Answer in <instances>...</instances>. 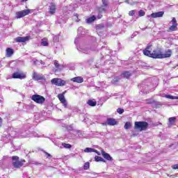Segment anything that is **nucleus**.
<instances>
[{"mask_svg":"<svg viewBox=\"0 0 178 178\" xmlns=\"http://www.w3.org/2000/svg\"><path fill=\"white\" fill-rule=\"evenodd\" d=\"M134 129L138 131H145L148 129V122L144 121L135 122Z\"/></svg>","mask_w":178,"mask_h":178,"instance_id":"nucleus-2","label":"nucleus"},{"mask_svg":"<svg viewBox=\"0 0 178 178\" xmlns=\"http://www.w3.org/2000/svg\"><path fill=\"white\" fill-rule=\"evenodd\" d=\"M32 79L36 81L42 80L44 79V76H42V74H40L36 72H33L32 75Z\"/></svg>","mask_w":178,"mask_h":178,"instance_id":"nucleus-11","label":"nucleus"},{"mask_svg":"<svg viewBox=\"0 0 178 178\" xmlns=\"http://www.w3.org/2000/svg\"><path fill=\"white\" fill-rule=\"evenodd\" d=\"M117 112L118 113H120V115H122V113H123V112H124V110L123 108H118Z\"/></svg>","mask_w":178,"mask_h":178,"instance_id":"nucleus-34","label":"nucleus"},{"mask_svg":"<svg viewBox=\"0 0 178 178\" xmlns=\"http://www.w3.org/2000/svg\"><path fill=\"white\" fill-rule=\"evenodd\" d=\"M84 52H85L86 54H88V51H85Z\"/></svg>","mask_w":178,"mask_h":178,"instance_id":"nucleus-48","label":"nucleus"},{"mask_svg":"<svg viewBox=\"0 0 178 178\" xmlns=\"http://www.w3.org/2000/svg\"><path fill=\"white\" fill-rule=\"evenodd\" d=\"M120 81V77L119 76H116L115 77L113 80H112V83L113 84H116L118 83V81Z\"/></svg>","mask_w":178,"mask_h":178,"instance_id":"nucleus-27","label":"nucleus"},{"mask_svg":"<svg viewBox=\"0 0 178 178\" xmlns=\"http://www.w3.org/2000/svg\"><path fill=\"white\" fill-rule=\"evenodd\" d=\"M172 169H178V164H175L172 166Z\"/></svg>","mask_w":178,"mask_h":178,"instance_id":"nucleus-41","label":"nucleus"},{"mask_svg":"<svg viewBox=\"0 0 178 178\" xmlns=\"http://www.w3.org/2000/svg\"><path fill=\"white\" fill-rule=\"evenodd\" d=\"M51 83L54 84V86H58V87H63V86L66 84V81L59 78H54L51 79Z\"/></svg>","mask_w":178,"mask_h":178,"instance_id":"nucleus-5","label":"nucleus"},{"mask_svg":"<svg viewBox=\"0 0 178 178\" xmlns=\"http://www.w3.org/2000/svg\"><path fill=\"white\" fill-rule=\"evenodd\" d=\"M149 48H151V46H147V48L143 50V54L146 56H150V58H152V54H151Z\"/></svg>","mask_w":178,"mask_h":178,"instance_id":"nucleus-14","label":"nucleus"},{"mask_svg":"<svg viewBox=\"0 0 178 178\" xmlns=\"http://www.w3.org/2000/svg\"><path fill=\"white\" fill-rule=\"evenodd\" d=\"M42 65H44V63H42Z\"/></svg>","mask_w":178,"mask_h":178,"instance_id":"nucleus-49","label":"nucleus"},{"mask_svg":"<svg viewBox=\"0 0 178 178\" xmlns=\"http://www.w3.org/2000/svg\"><path fill=\"white\" fill-rule=\"evenodd\" d=\"M105 11H106V10L104 7L99 8V13H103V12H105Z\"/></svg>","mask_w":178,"mask_h":178,"instance_id":"nucleus-37","label":"nucleus"},{"mask_svg":"<svg viewBox=\"0 0 178 178\" xmlns=\"http://www.w3.org/2000/svg\"><path fill=\"white\" fill-rule=\"evenodd\" d=\"M49 13L50 15H54V13L56 12V5L55 3H51L49 6Z\"/></svg>","mask_w":178,"mask_h":178,"instance_id":"nucleus-13","label":"nucleus"},{"mask_svg":"<svg viewBox=\"0 0 178 178\" xmlns=\"http://www.w3.org/2000/svg\"><path fill=\"white\" fill-rule=\"evenodd\" d=\"M135 14H136V10H131L129 13V16H134Z\"/></svg>","mask_w":178,"mask_h":178,"instance_id":"nucleus-35","label":"nucleus"},{"mask_svg":"<svg viewBox=\"0 0 178 178\" xmlns=\"http://www.w3.org/2000/svg\"><path fill=\"white\" fill-rule=\"evenodd\" d=\"M138 15L140 17L145 16V12H144V10H140L139 12H138Z\"/></svg>","mask_w":178,"mask_h":178,"instance_id":"nucleus-32","label":"nucleus"},{"mask_svg":"<svg viewBox=\"0 0 178 178\" xmlns=\"http://www.w3.org/2000/svg\"><path fill=\"white\" fill-rule=\"evenodd\" d=\"M84 152H94V149L87 147L84 149Z\"/></svg>","mask_w":178,"mask_h":178,"instance_id":"nucleus-28","label":"nucleus"},{"mask_svg":"<svg viewBox=\"0 0 178 178\" xmlns=\"http://www.w3.org/2000/svg\"><path fill=\"white\" fill-rule=\"evenodd\" d=\"M98 19H101V17H102V15L101 14H99L98 16H97Z\"/></svg>","mask_w":178,"mask_h":178,"instance_id":"nucleus-43","label":"nucleus"},{"mask_svg":"<svg viewBox=\"0 0 178 178\" xmlns=\"http://www.w3.org/2000/svg\"><path fill=\"white\" fill-rule=\"evenodd\" d=\"M58 98L59 101H61L62 99H65V95H63V94H59Z\"/></svg>","mask_w":178,"mask_h":178,"instance_id":"nucleus-30","label":"nucleus"},{"mask_svg":"<svg viewBox=\"0 0 178 178\" xmlns=\"http://www.w3.org/2000/svg\"><path fill=\"white\" fill-rule=\"evenodd\" d=\"M75 16H76V18H77L76 22H79V21H80V19H79V17H77V14H76V15H75Z\"/></svg>","mask_w":178,"mask_h":178,"instance_id":"nucleus-46","label":"nucleus"},{"mask_svg":"<svg viewBox=\"0 0 178 178\" xmlns=\"http://www.w3.org/2000/svg\"><path fill=\"white\" fill-rule=\"evenodd\" d=\"M170 56H172L171 49L167 50L165 54H163L159 49L154 50L152 53V58H154L155 59H163L165 58H170Z\"/></svg>","mask_w":178,"mask_h":178,"instance_id":"nucleus-1","label":"nucleus"},{"mask_svg":"<svg viewBox=\"0 0 178 178\" xmlns=\"http://www.w3.org/2000/svg\"><path fill=\"white\" fill-rule=\"evenodd\" d=\"M41 45L43 47H48V41L46 40V39H42L41 42Z\"/></svg>","mask_w":178,"mask_h":178,"instance_id":"nucleus-26","label":"nucleus"},{"mask_svg":"<svg viewBox=\"0 0 178 178\" xmlns=\"http://www.w3.org/2000/svg\"><path fill=\"white\" fill-rule=\"evenodd\" d=\"M62 146L67 149H70V148H72V145L67 143H62Z\"/></svg>","mask_w":178,"mask_h":178,"instance_id":"nucleus-25","label":"nucleus"},{"mask_svg":"<svg viewBox=\"0 0 178 178\" xmlns=\"http://www.w3.org/2000/svg\"><path fill=\"white\" fill-rule=\"evenodd\" d=\"M176 117H171L168 119V127H172L176 123Z\"/></svg>","mask_w":178,"mask_h":178,"instance_id":"nucleus-16","label":"nucleus"},{"mask_svg":"<svg viewBox=\"0 0 178 178\" xmlns=\"http://www.w3.org/2000/svg\"><path fill=\"white\" fill-rule=\"evenodd\" d=\"M130 127H131V122H127L124 126V129H125V130H129Z\"/></svg>","mask_w":178,"mask_h":178,"instance_id":"nucleus-23","label":"nucleus"},{"mask_svg":"<svg viewBox=\"0 0 178 178\" xmlns=\"http://www.w3.org/2000/svg\"><path fill=\"white\" fill-rule=\"evenodd\" d=\"M30 10H23L22 11L17 12L15 14L16 19H22V17H24V16H27V15H30Z\"/></svg>","mask_w":178,"mask_h":178,"instance_id":"nucleus-6","label":"nucleus"},{"mask_svg":"<svg viewBox=\"0 0 178 178\" xmlns=\"http://www.w3.org/2000/svg\"><path fill=\"white\" fill-rule=\"evenodd\" d=\"M31 99L32 101H34V102H36V104H42L45 102V97L40 95H33L31 97Z\"/></svg>","mask_w":178,"mask_h":178,"instance_id":"nucleus-4","label":"nucleus"},{"mask_svg":"<svg viewBox=\"0 0 178 178\" xmlns=\"http://www.w3.org/2000/svg\"><path fill=\"white\" fill-rule=\"evenodd\" d=\"M165 98H168L169 99H176V97L170 95H165Z\"/></svg>","mask_w":178,"mask_h":178,"instance_id":"nucleus-29","label":"nucleus"},{"mask_svg":"<svg viewBox=\"0 0 178 178\" xmlns=\"http://www.w3.org/2000/svg\"><path fill=\"white\" fill-rule=\"evenodd\" d=\"M28 0H22V2H26Z\"/></svg>","mask_w":178,"mask_h":178,"instance_id":"nucleus-47","label":"nucleus"},{"mask_svg":"<svg viewBox=\"0 0 178 178\" xmlns=\"http://www.w3.org/2000/svg\"><path fill=\"white\" fill-rule=\"evenodd\" d=\"M83 30V28L82 27H79V29H78V31H81Z\"/></svg>","mask_w":178,"mask_h":178,"instance_id":"nucleus-44","label":"nucleus"},{"mask_svg":"<svg viewBox=\"0 0 178 178\" xmlns=\"http://www.w3.org/2000/svg\"><path fill=\"white\" fill-rule=\"evenodd\" d=\"M93 152H95V154H97V155H101V153H99V152H98L97 149H93Z\"/></svg>","mask_w":178,"mask_h":178,"instance_id":"nucleus-40","label":"nucleus"},{"mask_svg":"<svg viewBox=\"0 0 178 178\" xmlns=\"http://www.w3.org/2000/svg\"><path fill=\"white\" fill-rule=\"evenodd\" d=\"M29 40H30V36L17 37L15 39V41H16V42H26V41H29Z\"/></svg>","mask_w":178,"mask_h":178,"instance_id":"nucleus-9","label":"nucleus"},{"mask_svg":"<svg viewBox=\"0 0 178 178\" xmlns=\"http://www.w3.org/2000/svg\"><path fill=\"white\" fill-rule=\"evenodd\" d=\"M54 66L56 67V69H58L59 70H62L63 69V65H61L58 63V60H54Z\"/></svg>","mask_w":178,"mask_h":178,"instance_id":"nucleus-20","label":"nucleus"},{"mask_svg":"<svg viewBox=\"0 0 178 178\" xmlns=\"http://www.w3.org/2000/svg\"><path fill=\"white\" fill-rule=\"evenodd\" d=\"M60 102H61V104H63V102H66V99H63L61 100H60Z\"/></svg>","mask_w":178,"mask_h":178,"instance_id":"nucleus-42","label":"nucleus"},{"mask_svg":"<svg viewBox=\"0 0 178 178\" xmlns=\"http://www.w3.org/2000/svg\"><path fill=\"white\" fill-rule=\"evenodd\" d=\"M0 126H2V119L0 118Z\"/></svg>","mask_w":178,"mask_h":178,"instance_id":"nucleus-45","label":"nucleus"},{"mask_svg":"<svg viewBox=\"0 0 178 178\" xmlns=\"http://www.w3.org/2000/svg\"><path fill=\"white\" fill-rule=\"evenodd\" d=\"M172 26L169 28L170 31H176L177 30V22H176V18H172Z\"/></svg>","mask_w":178,"mask_h":178,"instance_id":"nucleus-8","label":"nucleus"},{"mask_svg":"<svg viewBox=\"0 0 178 178\" xmlns=\"http://www.w3.org/2000/svg\"><path fill=\"white\" fill-rule=\"evenodd\" d=\"M64 108H67V101H65L64 102L62 103Z\"/></svg>","mask_w":178,"mask_h":178,"instance_id":"nucleus-38","label":"nucleus"},{"mask_svg":"<svg viewBox=\"0 0 178 178\" xmlns=\"http://www.w3.org/2000/svg\"><path fill=\"white\" fill-rule=\"evenodd\" d=\"M97 19V17H95V15H93L92 17H90L89 18L86 19V23H88V24H90L91 23H92L93 22H95V20Z\"/></svg>","mask_w":178,"mask_h":178,"instance_id":"nucleus-19","label":"nucleus"},{"mask_svg":"<svg viewBox=\"0 0 178 178\" xmlns=\"http://www.w3.org/2000/svg\"><path fill=\"white\" fill-rule=\"evenodd\" d=\"M12 160L13 161V166L17 169H20V168H22V166H23L26 162V160L24 159L19 161V156H12Z\"/></svg>","mask_w":178,"mask_h":178,"instance_id":"nucleus-3","label":"nucleus"},{"mask_svg":"<svg viewBox=\"0 0 178 178\" xmlns=\"http://www.w3.org/2000/svg\"><path fill=\"white\" fill-rule=\"evenodd\" d=\"M13 79H20V80H23V79H26V75L23 72H15L13 74Z\"/></svg>","mask_w":178,"mask_h":178,"instance_id":"nucleus-7","label":"nucleus"},{"mask_svg":"<svg viewBox=\"0 0 178 178\" xmlns=\"http://www.w3.org/2000/svg\"><path fill=\"white\" fill-rule=\"evenodd\" d=\"M71 81H73L74 83H83L84 81V79L81 76H76L74 78H72L71 79Z\"/></svg>","mask_w":178,"mask_h":178,"instance_id":"nucleus-15","label":"nucleus"},{"mask_svg":"<svg viewBox=\"0 0 178 178\" xmlns=\"http://www.w3.org/2000/svg\"><path fill=\"white\" fill-rule=\"evenodd\" d=\"M155 102V100L154 99H148L146 100L147 104H154Z\"/></svg>","mask_w":178,"mask_h":178,"instance_id":"nucleus-31","label":"nucleus"},{"mask_svg":"<svg viewBox=\"0 0 178 178\" xmlns=\"http://www.w3.org/2000/svg\"><path fill=\"white\" fill-rule=\"evenodd\" d=\"M95 160L96 161V162H106L105 159H104V158L101 157V156H96L95 157Z\"/></svg>","mask_w":178,"mask_h":178,"instance_id":"nucleus-22","label":"nucleus"},{"mask_svg":"<svg viewBox=\"0 0 178 178\" xmlns=\"http://www.w3.org/2000/svg\"><path fill=\"white\" fill-rule=\"evenodd\" d=\"M87 104H89L90 106H95V105H97V102L94 100H88Z\"/></svg>","mask_w":178,"mask_h":178,"instance_id":"nucleus-24","label":"nucleus"},{"mask_svg":"<svg viewBox=\"0 0 178 178\" xmlns=\"http://www.w3.org/2000/svg\"><path fill=\"white\" fill-rule=\"evenodd\" d=\"M90 168V163H86L83 166V169L85 170H87Z\"/></svg>","mask_w":178,"mask_h":178,"instance_id":"nucleus-33","label":"nucleus"},{"mask_svg":"<svg viewBox=\"0 0 178 178\" xmlns=\"http://www.w3.org/2000/svg\"><path fill=\"white\" fill-rule=\"evenodd\" d=\"M122 76H123V77H125V79H129L130 76H131V72H124L122 74Z\"/></svg>","mask_w":178,"mask_h":178,"instance_id":"nucleus-21","label":"nucleus"},{"mask_svg":"<svg viewBox=\"0 0 178 178\" xmlns=\"http://www.w3.org/2000/svg\"><path fill=\"white\" fill-rule=\"evenodd\" d=\"M163 11H159L157 13H153L151 14V17H153V19H156V17H162L163 16Z\"/></svg>","mask_w":178,"mask_h":178,"instance_id":"nucleus-12","label":"nucleus"},{"mask_svg":"<svg viewBox=\"0 0 178 178\" xmlns=\"http://www.w3.org/2000/svg\"><path fill=\"white\" fill-rule=\"evenodd\" d=\"M101 152H102V155L103 158H104V159H106V161H113V158H112V156H111V155L109 154L106 153L104 150H101Z\"/></svg>","mask_w":178,"mask_h":178,"instance_id":"nucleus-10","label":"nucleus"},{"mask_svg":"<svg viewBox=\"0 0 178 178\" xmlns=\"http://www.w3.org/2000/svg\"><path fill=\"white\" fill-rule=\"evenodd\" d=\"M106 124L108 126H115L117 124L116 120L113 118H108Z\"/></svg>","mask_w":178,"mask_h":178,"instance_id":"nucleus-17","label":"nucleus"},{"mask_svg":"<svg viewBox=\"0 0 178 178\" xmlns=\"http://www.w3.org/2000/svg\"><path fill=\"white\" fill-rule=\"evenodd\" d=\"M103 6H108V0H102Z\"/></svg>","mask_w":178,"mask_h":178,"instance_id":"nucleus-36","label":"nucleus"},{"mask_svg":"<svg viewBox=\"0 0 178 178\" xmlns=\"http://www.w3.org/2000/svg\"><path fill=\"white\" fill-rule=\"evenodd\" d=\"M44 154L47 155V158H52V156H51L48 152H44Z\"/></svg>","mask_w":178,"mask_h":178,"instance_id":"nucleus-39","label":"nucleus"},{"mask_svg":"<svg viewBox=\"0 0 178 178\" xmlns=\"http://www.w3.org/2000/svg\"><path fill=\"white\" fill-rule=\"evenodd\" d=\"M6 57L7 58H10V56H12V55H13V54L15 53L13 49H11V48H9V47L6 49Z\"/></svg>","mask_w":178,"mask_h":178,"instance_id":"nucleus-18","label":"nucleus"}]
</instances>
